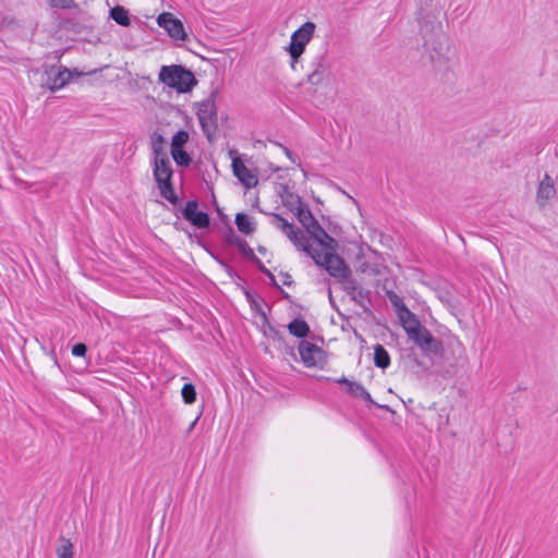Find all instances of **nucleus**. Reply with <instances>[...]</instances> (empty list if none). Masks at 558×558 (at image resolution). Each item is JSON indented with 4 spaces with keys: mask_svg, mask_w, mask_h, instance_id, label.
Here are the masks:
<instances>
[{
    "mask_svg": "<svg viewBox=\"0 0 558 558\" xmlns=\"http://www.w3.org/2000/svg\"><path fill=\"white\" fill-rule=\"evenodd\" d=\"M420 34L424 40L425 51L434 65H444L449 60V37L444 33L441 22L432 13L418 16Z\"/></svg>",
    "mask_w": 558,
    "mask_h": 558,
    "instance_id": "f257e3e1",
    "label": "nucleus"
},
{
    "mask_svg": "<svg viewBox=\"0 0 558 558\" xmlns=\"http://www.w3.org/2000/svg\"><path fill=\"white\" fill-rule=\"evenodd\" d=\"M403 313L408 316V322H403L402 328L409 339L412 340L425 355H440L444 351L441 340L434 337L409 308H404Z\"/></svg>",
    "mask_w": 558,
    "mask_h": 558,
    "instance_id": "f03ea898",
    "label": "nucleus"
},
{
    "mask_svg": "<svg viewBox=\"0 0 558 558\" xmlns=\"http://www.w3.org/2000/svg\"><path fill=\"white\" fill-rule=\"evenodd\" d=\"M159 81L175 89L178 93H187L197 84L193 72L183 65H163L159 72Z\"/></svg>",
    "mask_w": 558,
    "mask_h": 558,
    "instance_id": "7ed1b4c3",
    "label": "nucleus"
},
{
    "mask_svg": "<svg viewBox=\"0 0 558 558\" xmlns=\"http://www.w3.org/2000/svg\"><path fill=\"white\" fill-rule=\"evenodd\" d=\"M218 96L219 88L211 89L208 97L198 104L196 112L201 128L209 142L213 141V135L218 129Z\"/></svg>",
    "mask_w": 558,
    "mask_h": 558,
    "instance_id": "20e7f679",
    "label": "nucleus"
},
{
    "mask_svg": "<svg viewBox=\"0 0 558 558\" xmlns=\"http://www.w3.org/2000/svg\"><path fill=\"white\" fill-rule=\"evenodd\" d=\"M310 255L317 266L323 267L331 277L348 278L351 275L350 267L345 264L342 257L335 253V251H326L322 254L319 251L311 246Z\"/></svg>",
    "mask_w": 558,
    "mask_h": 558,
    "instance_id": "39448f33",
    "label": "nucleus"
},
{
    "mask_svg": "<svg viewBox=\"0 0 558 558\" xmlns=\"http://www.w3.org/2000/svg\"><path fill=\"white\" fill-rule=\"evenodd\" d=\"M270 217V223L275 228L281 230L299 250L310 253L311 244L307 241V236L301 229L296 228L293 223H290L279 214L271 213Z\"/></svg>",
    "mask_w": 558,
    "mask_h": 558,
    "instance_id": "423d86ee",
    "label": "nucleus"
},
{
    "mask_svg": "<svg viewBox=\"0 0 558 558\" xmlns=\"http://www.w3.org/2000/svg\"><path fill=\"white\" fill-rule=\"evenodd\" d=\"M315 28V23L307 21L292 33L289 47L287 48L291 59L294 61L300 60L307 44L314 36Z\"/></svg>",
    "mask_w": 558,
    "mask_h": 558,
    "instance_id": "0eeeda50",
    "label": "nucleus"
},
{
    "mask_svg": "<svg viewBox=\"0 0 558 558\" xmlns=\"http://www.w3.org/2000/svg\"><path fill=\"white\" fill-rule=\"evenodd\" d=\"M72 80V72L63 65H51L45 71L41 86L50 92L63 88Z\"/></svg>",
    "mask_w": 558,
    "mask_h": 558,
    "instance_id": "6e6552de",
    "label": "nucleus"
},
{
    "mask_svg": "<svg viewBox=\"0 0 558 558\" xmlns=\"http://www.w3.org/2000/svg\"><path fill=\"white\" fill-rule=\"evenodd\" d=\"M301 361L306 367H320L326 364V352L315 343L302 340L299 343Z\"/></svg>",
    "mask_w": 558,
    "mask_h": 558,
    "instance_id": "1a4fd4ad",
    "label": "nucleus"
},
{
    "mask_svg": "<svg viewBox=\"0 0 558 558\" xmlns=\"http://www.w3.org/2000/svg\"><path fill=\"white\" fill-rule=\"evenodd\" d=\"M182 217L197 229H207L210 226V217L207 213L198 210V202L190 199L181 209Z\"/></svg>",
    "mask_w": 558,
    "mask_h": 558,
    "instance_id": "9d476101",
    "label": "nucleus"
},
{
    "mask_svg": "<svg viewBox=\"0 0 558 558\" xmlns=\"http://www.w3.org/2000/svg\"><path fill=\"white\" fill-rule=\"evenodd\" d=\"M157 23L166 29L168 35L175 40H183L186 37L183 23L173 16L172 13L163 12L157 17Z\"/></svg>",
    "mask_w": 558,
    "mask_h": 558,
    "instance_id": "9b49d317",
    "label": "nucleus"
},
{
    "mask_svg": "<svg viewBox=\"0 0 558 558\" xmlns=\"http://www.w3.org/2000/svg\"><path fill=\"white\" fill-rule=\"evenodd\" d=\"M307 241L313 239L319 246L326 251H335L337 247V241L329 235L326 230L316 220L308 229H305Z\"/></svg>",
    "mask_w": 558,
    "mask_h": 558,
    "instance_id": "f8f14e48",
    "label": "nucleus"
},
{
    "mask_svg": "<svg viewBox=\"0 0 558 558\" xmlns=\"http://www.w3.org/2000/svg\"><path fill=\"white\" fill-rule=\"evenodd\" d=\"M556 187L554 179L546 173L541 180L536 191V203L544 208L548 202L556 196Z\"/></svg>",
    "mask_w": 558,
    "mask_h": 558,
    "instance_id": "ddd939ff",
    "label": "nucleus"
},
{
    "mask_svg": "<svg viewBox=\"0 0 558 558\" xmlns=\"http://www.w3.org/2000/svg\"><path fill=\"white\" fill-rule=\"evenodd\" d=\"M232 171L234 177L246 187L252 189L257 185L258 179L240 158L232 160Z\"/></svg>",
    "mask_w": 558,
    "mask_h": 558,
    "instance_id": "4468645a",
    "label": "nucleus"
},
{
    "mask_svg": "<svg viewBox=\"0 0 558 558\" xmlns=\"http://www.w3.org/2000/svg\"><path fill=\"white\" fill-rule=\"evenodd\" d=\"M153 175L157 184L172 181L173 169L168 156L154 158Z\"/></svg>",
    "mask_w": 558,
    "mask_h": 558,
    "instance_id": "2eb2a0df",
    "label": "nucleus"
},
{
    "mask_svg": "<svg viewBox=\"0 0 558 558\" xmlns=\"http://www.w3.org/2000/svg\"><path fill=\"white\" fill-rule=\"evenodd\" d=\"M290 335L304 339L311 333L308 324L303 318H294L288 324Z\"/></svg>",
    "mask_w": 558,
    "mask_h": 558,
    "instance_id": "dca6fc26",
    "label": "nucleus"
},
{
    "mask_svg": "<svg viewBox=\"0 0 558 558\" xmlns=\"http://www.w3.org/2000/svg\"><path fill=\"white\" fill-rule=\"evenodd\" d=\"M234 222L238 230L246 235L252 234L256 230L253 219L244 213L236 214Z\"/></svg>",
    "mask_w": 558,
    "mask_h": 558,
    "instance_id": "f3484780",
    "label": "nucleus"
},
{
    "mask_svg": "<svg viewBox=\"0 0 558 558\" xmlns=\"http://www.w3.org/2000/svg\"><path fill=\"white\" fill-rule=\"evenodd\" d=\"M374 364L381 369H386L390 365V355L381 344L374 347Z\"/></svg>",
    "mask_w": 558,
    "mask_h": 558,
    "instance_id": "a211bd4d",
    "label": "nucleus"
},
{
    "mask_svg": "<svg viewBox=\"0 0 558 558\" xmlns=\"http://www.w3.org/2000/svg\"><path fill=\"white\" fill-rule=\"evenodd\" d=\"M157 185L160 191L161 197L167 199L173 206H177L179 204V197H178L177 193L174 192L172 181H169V182L161 181V183H159Z\"/></svg>",
    "mask_w": 558,
    "mask_h": 558,
    "instance_id": "6ab92c4d",
    "label": "nucleus"
},
{
    "mask_svg": "<svg viewBox=\"0 0 558 558\" xmlns=\"http://www.w3.org/2000/svg\"><path fill=\"white\" fill-rule=\"evenodd\" d=\"M165 143H166V141L160 133L154 132L151 134L150 145H151L154 158L167 157V154L165 151Z\"/></svg>",
    "mask_w": 558,
    "mask_h": 558,
    "instance_id": "aec40b11",
    "label": "nucleus"
},
{
    "mask_svg": "<svg viewBox=\"0 0 558 558\" xmlns=\"http://www.w3.org/2000/svg\"><path fill=\"white\" fill-rule=\"evenodd\" d=\"M110 17L121 26H129L131 23L129 11L121 5H116L110 10Z\"/></svg>",
    "mask_w": 558,
    "mask_h": 558,
    "instance_id": "412c9836",
    "label": "nucleus"
},
{
    "mask_svg": "<svg viewBox=\"0 0 558 558\" xmlns=\"http://www.w3.org/2000/svg\"><path fill=\"white\" fill-rule=\"evenodd\" d=\"M282 203L291 211L295 213L298 211V208L303 207L305 205L298 194L289 192L288 190H284V194L282 195Z\"/></svg>",
    "mask_w": 558,
    "mask_h": 558,
    "instance_id": "4be33fe9",
    "label": "nucleus"
},
{
    "mask_svg": "<svg viewBox=\"0 0 558 558\" xmlns=\"http://www.w3.org/2000/svg\"><path fill=\"white\" fill-rule=\"evenodd\" d=\"M295 216L304 229H308L317 220L306 205L298 208Z\"/></svg>",
    "mask_w": 558,
    "mask_h": 558,
    "instance_id": "5701e85b",
    "label": "nucleus"
},
{
    "mask_svg": "<svg viewBox=\"0 0 558 558\" xmlns=\"http://www.w3.org/2000/svg\"><path fill=\"white\" fill-rule=\"evenodd\" d=\"M58 558H73V544L64 536L59 537V545L57 547Z\"/></svg>",
    "mask_w": 558,
    "mask_h": 558,
    "instance_id": "b1692460",
    "label": "nucleus"
},
{
    "mask_svg": "<svg viewBox=\"0 0 558 558\" xmlns=\"http://www.w3.org/2000/svg\"><path fill=\"white\" fill-rule=\"evenodd\" d=\"M236 247L239 248L240 253L247 258L252 264L255 266L260 264V259L255 255L253 248L247 244V242L242 239L241 242L238 243Z\"/></svg>",
    "mask_w": 558,
    "mask_h": 558,
    "instance_id": "393cba45",
    "label": "nucleus"
},
{
    "mask_svg": "<svg viewBox=\"0 0 558 558\" xmlns=\"http://www.w3.org/2000/svg\"><path fill=\"white\" fill-rule=\"evenodd\" d=\"M322 74H327L328 65H327V57L326 53L317 54L313 61L311 62V71Z\"/></svg>",
    "mask_w": 558,
    "mask_h": 558,
    "instance_id": "a878e982",
    "label": "nucleus"
},
{
    "mask_svg": "<svg viewBox=\"0 0 558 558\" xmlns=\"http://www.w3.org/2000/svg\"><path fill=\"white\" fill-rule=\"evenodd\" d=\"M256 268L262 274H264L265 276H267L269 278V281H270L269 283L281 293L283 299L290 300V294L282 290V288L276 281L274 274L268 268L265 267L263 262H260V264L256 265Z\"/></svg>",
    "mask_w": 558,
    "mask_h": 558,
    "instance_id": "bb28decb",
    "label": "nucleus"
},
{
    "mask_svg": "<svg viewBox=\"0 0 558 558\" xmlns=\"http://www.w3.org/2000/svg\"><path fill=\"white\" fill-rule=\"evenodd\" d=\"M170 153H171V156H172L174 162L179 167H189L191 165L192 158L187 154V151L184 150V148L171 149Z\"/></svg>",
    "mask_w": 558,
    "mask_h": 558,
    "instance_id": "cd10ccee",
    "label": "nucleus"
},
{
    "mask_svg": "<svg viewBox=\"0 0 558 558\" xmlns=\"http://www.w3.org/2000/svg\"><path fill=\"white\" fill-rule=\"evenodd\" d=\"M181 396L186 404H193L196 401V390L192 383H186L183 385L181 390Z\"/></svg>",
    "mask_w": 558,
    "mask_h": 558,
    "instance_id": "c85d7f7f",
    "label": "nucleus"
},
{
    "mask_svg": "<svg viewBox=\"0 0 558 558\" xmlns=\"http://www.w3.org/2000/svg\"><path fill=\"white\" fill-rule=\"evenodd\" d=\"M389 298H390L392 305L397 310V314H398L401 325H403V322H408V316L405 315V313H403V310L408 308V307L405 306L403 301L397 294L393 293Z\"/></svg>",
    "mask_w": 558,
    "mask_h": 558,
    "instance_id": "c756f323",
    "label": "nucleus"
},
{
    "mask_svg": "<svg viewBox=\"0 0 558 558\" xmlns=\"http://www.w3.org/2000/svg\"><path fill=\"white\" fill-rule=\"evenodd\" d=\"M189 141V133L184 130H179L171 140V149L183 148Z\"/></svg>",
    "mask_w": 558,
    "mask_h": 558,
    "instance_id": "7c9ffc66",
    "label": "nucleus"
},
{
    "mask_svg": "<svg viewBox=\"0 0 558 558\" xmlns=\"http://www.w3.org/2000/svg\"><path fill=\"white\" fill-rule=\"evenodd\" d=\"M338 281L343 283V290L350 298L360 289L356 281L352 278V274L348 278H339Z\"/></svg>",
    "mask_w": 558,
    "mask_h": 558,
    "instance_id": "2f4dec72",
    "label": "nucleus"
},
{
    "mask_svg": "<svg viewBox=\"0 0 558 558\" xmlns=\"http://www.w3.org/2000/svg\"><path fill=\"white\" fill-rule=\"evenodd\" d=\"M365 390L364 386L361 383L352 380L349 386L345 388L348 395L353 398H360V395Z\"/></svg>",
    "mask_w": 558,
    "mask_h": 558,
    "instance_id": "473e14b6",
    "label": "nucleus"
},
{
    "mask_svg": "<svg viewBox=\"0 0 558 558\" xmlns=\"http://www.w3.org/2000/svg\"><path fill=\"white\" fill-rule=\"evenodd\" d=\"M47 1L51 8H57V9H72V8L77 7L75 0H47Z\"/></svg>",
    "mask_w": 558,
    "mask_h": 558,
    "instance_id": "72a5a7b5",
    "label": "nucleus"
},
{
    "mask_svg": "<svg viewBox=\"0 0 558 558\" xmlns=\"http://www.w3.org/2000/svg\"><path fill=\"white\" fill-rule=\"evenodd\" d=\"M369 294V290L360 288L355 294L351 295V300L354 301L357 305L365 307L364 300L368 299Z\"/></svg>",
    "mask_w": 558,
    "mask_h": 558,
    "instance_id": "f704fd0d",
    "label": "nucleus"
},
{
    "mask_svg": "<svg viewBox=\"0 0 558 558\" xmlns=\"http://www.w3.org/2000/svg\"><path fill=\"white\" fill-rule=\"evenodd\" d=\"M359 399H362L366 402L367 407H376V408H380V409H384L386 411H391V409L389 408V405H381L379 403H377L371 396V393L365 389L361 395H360V398Z\"/></svg>",
    "mask_w": 558,
    "mask_h": 558,
    "instance_id": "c9c22d12",
    "label": "nucleus"
},
{
    "mask_svg": "<svg viewBox=\"0 0 558 558\" xmlns=\"http://www.w3.org/2000/svg\"><path fill=\"white\" fill-rule=\"evenodd\" d=\"M61 27L66 31H73L75 33H80L82 29V25L78 22H75L74 19H66L61 22Z\"/></svg>",
    "mask_w": 558,
    "mask_h": 558,
    "instance_id": "e433bc0d",
    "label": "nucleus"
},
{
    "mask_svg": "<svg viewBox=\"0 0 558 558\" xmlns=\"http://www.w3.org/2000/svg\"><path fill=\"white\" fill-rule=\"evenodd\" d=\"M327 74L316 73V72H310L307 74V82L312 85H319L323 83L324 78Z\"/></svg>",
    "mask_w": 558,
    "mask_h": 558,
    "instance_id": "4c0bfd02",
    "label": "nucleus"
},
{
    "mask_svg": "<svg viewBox=\"0 0 558 558\" xmlns=\"http://www.w3.org/2000/svg\"><path fill=\"white\" fill-rule=\"evenodd\" d=\"M87 347L85 343L78 342L72 347V354L74 356L83 357L86 355Z\"/></svg>",
    "mask_w": 558,
    "mask_h": 558,
    "instance_id": "58836bf2",
    "label": "nucleus"
},
{
    "mask_svg": "<svg viewBox=\"0 0 558 558\" xmlns=\"http://www.w3.org/2000/svg\"><path fill=\"white\" fill-rule=\"evenodd\" d=\"M228 233L226 234V241L229 244L238 245L239 242H241L242 238L236 235L232 227H228Z\"/></svg>",
    "mask_w": 558,
    "mask_h": 558,
    "instance_id": "ea45409f",
    "label": "nucleus"
},
{
    "mask_svg": "<svg viewBox=\"0 0 558 558\" xmlns=\"http://www.w3.org/2000/svg\"><path fill=\"white\" fill-rule=\"evenodd\" d=\"M279 146L282 148L283 153L286 154V156L290 159V161L294 165H299L300 163V158L292 151L290 150L288 147L279 144Z\"/></svg>",
    "mask_w": 558,
    "mask_h": 558,
    "instance_id": "a19ab883",
    "label": "nucleus"
},
{
    "mask_svg": "<svg viewBox=\"0 0 558 558\" xmlns=\"http://www.w3.org/2000/svg\"><path fill=\"white\" fill-rule=\"evenodd\" d=\"M223 270L227 272L228 277L232 280H242V277L239 275V272L233 268L231 267L229 264L228 265H225V268Z\"/></svg>",
    "mask_w": 558,
    "mask_h": 558,
    "instance_id": "79ce46f5",
    "label": "nucleus"
},
{
    "mask_svg": "<svg viewBox=\"0 0 558 558\" xmlns=\"http://www.w3.org/2000/svg\"><path fill=\"white\" fill-rule=\"evenodd\" d=\"M280 277L282 278V283L284 286L291 287L293 284V280L290 274L281 271Z\"/></svg>",
    "mask_w": 558,
    "mask_h": 558,
    "instance_id": "37998d69",
    "label": "nucleus"
},
{
    "mask_svg": "<svg viewBox=\"0 0 558 558\" xmlns=\"http://www.w3.org/2000/svg\"><path fill=\"white\" fill-rule=\"evenodd\" d=\"M335 381L340 385H345L347 388L352 380H349L345 376H342L338 379H335Z\"/></svg>",
    "mask_w": 558,
    "mask_h": 558,
    "instance_id": "c03bdc74",
    "label": "nucleus"
},
{
    "mask_svg": "<svg viewBox=\"0 0 558 558\" xmlns=\"http://www.w3.org/2000/svg\"><path fill=\"white\" fill-rule=\"evenodd\" d=\"M214 258L222 267V269L225 268V265H228V263L219 256L214 255Z\"/></svg>",
    "mask_w": 558,
    "mask_h": 558,
    "instance_id": "a18cd8bd",
    "label": "nucleus"
},
{
    "mask_svg": "<svg viewBox=\"0 0 558 558\" xmlns=\"http://www.w3.org/2000/svg\"><path fill=\"white\" fill-rule=\"evenodd\" d=\"M214 258L222 267V269L225 268V265H228V263L219 256L214 255Z\"/></svg>",
    "mask_w": 558,
    "mask_h": 558,
    "instance_id": "49530a36",
    "label": "nucleus"
},
{
    "mask_svg": "<svg viewBox=\"0 0 558 558\" xmlns=\"http://www.w3.org/2000/svg\"><path fill=\"white\" fill-rule=\"evenodd\" d=\"M214 258L222 267V269L225 268V265H228V263L219 256L214 255Z\"/></svg>",
    "mask_w": 558,
    "mask_h": 558,
    "instance_id": "de8ad7c7",
    "label": "nucleus"
},
{
    "mask_svg": "<svg viewBox=\"0 0 558 558\" xmlns=\"http://www.w3.org/2000/svg\"><path fill=\"white\" fill-rule=\"evenodd\" d=\"M257 251H258L260 254H265L267 250H266V247H265V246H263V245H258Z\"/></svg>",
    "mask_w": 558,
    "mask_h": 558,
    "instance_id": "09e8293b",
    "label": "nucleus"
},
{
    "mask_svg": "<svg viewBox=\"0 0 558 558\" xmlns=\"http://www.w3.org/2000/svg\"><path fill=\"white\" fill-rule=\"evenodd\" d=\"M413 362L417 365V366H423V363L418 361V359L416 356L413 357Z\"/></svg>",
    "mask_w": 558,
    "mask_h": 558,
    "instance_id": "8fccbe9b",
    "label": "nucleus"
},
{
    "mask_svg": "<svg viewBox=\"0 0 558 558\" xmlns=\"http://www.w3.org/2000/svg\"><path fill=\"white\" fill-rule=\"evenodd\" d=\"M298 62L299 61H294L293 59H291V68H292V70H295V66H296Z\"/></svg>",
    "mask_w": 558,
    "mask_h": 558,
    "instance_id": "3c124183",
    "label": "nucleus"
},
{
    "mask_svg": "<svg viewBox=\"0 0 558 558\" xmlns=\"http://www.w3.org/2000/svg\"><path fill=\"white\" fill-rule=\"evenodd\" d=\"M245 294H246L247 300L251 301V299H252L251 293L248 291H245Z\"/></svg>",
    "mask_w": 558,
    "mask_h": 558,
    "instance_id": "603ef678",
    "label": "nucleus"
},
{
    "mask_svg": "<svg viewBox=\"0 0 558 558\" xmlns=\"http://www.w3.org/2000/svg\"><path fill=\"white\" fill-rule=\"evenodd\" d=\"M196 421H197V418L191 424L190 429H192L194 427V425L196 424Z\"/></svg>",
    "mask_w": 558,
    "mask_h": 558,
    "instance_id": "864d4df0",
    "label": "nucleus"
}]
</instances>
